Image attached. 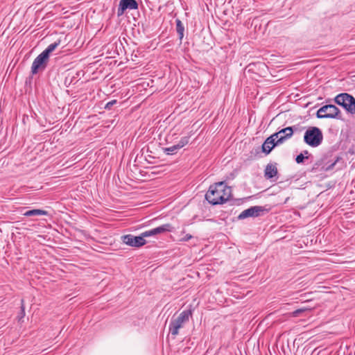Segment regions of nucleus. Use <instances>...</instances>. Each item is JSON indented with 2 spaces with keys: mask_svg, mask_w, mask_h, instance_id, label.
<instances>
[{
  "mask_svg": "<svg viewBox=\"0 0 355 355\" xmlns=\"http://www.w3.org/2000/svg\"><path fill=\"white\" fill-rule=\"evenodd\" d=\"M232 197V189L224 182H219L211 185L205 194V199L209 203L216 205L223 204Z\"/></svg>",
  "mask_w": 355,
  "mask_h": 355,
  "instance_id": "f257e3e1",
  "label": "nucleus"
},
{
  "mask_svg": "<svg viewBox=\"0 0 355 355\" xmlns=\"http://www.w3.org/2000/svg\"><path fill=\"white\" fill-rule=\"evenodd\" d=\"M192 315L191 309L184 310L176 318L172 317L169 324V332L172 336H177L179 334L180 329L182 328L187 322H189V318Z\"/></svg>",
  "mask_w": 355,
  "mask_h": 355,
  "instance_id": "f03ea898",
  "label": "nucleus"
},
{
  "mask_svg": "<svg viewBox=\"0 0 355 355\" xmlns=\"http://www.w3.org/2000/svg\"><path fill=\"white\" fill-rule=\"evenodd\" d=\"M303 141L311 147L319 146L323 141L322 130L318 127H309L304 132Z\"/></svg>",
  "mask_w": 355,
  "mask_h": 355,
  "instance_id": "7ed1b4c3",
  "label": "nucleus"
},
{
  "mask_svg": "<svg viewBox=\"0 0 355 355\" xmlns=\"http://www.w3.org/2000/svg\"><path fill=\"white\" fill-rule=\"evenodd\" d=\"M334 102L342 106L347 113L355 114V98L348 93H341L334 98Z\"/></svg>",
  "mask_w": 355,
  "mask_h": 355,
  "instance_id": "20e7f679",
  "label": "nucleus"
},
{
  "mask_svg": "<svg viewBox=\"0 0 355 355\" xmlns=\"http://www.w3.org/2000/svg\"><path fill=\"white\" fill-rule=\"evenodd\" d=\"M318 119H342L340 110L334 105L329 104L322 106L316 113Z\"/></svg>",
  "mask_w": 355,
  "mask_h": 355,
  "instance_id": "39448f33",
  "label": "nucleus"
},
{
  "mask_svg": "<svg viewBox=\"0 0 355 355\" xmlns=\"http://www.w3.org/2000/svg\"><path fill=\"white\" fill-rule=\"evenodd\" d=\"M49 58L42 52L39 54L33 60L31 66V73L37 74L40 71H43L47 67Z\"/></svg>",
  "mask_w": 355,
  "mask_h": 355,
  "instance_id": "423d86ee",
  "label": "nucleus"
},
{
  "mask_svg": "<svg viewBox=\"0 0 355 355\" xmlns=\"http://www.w3.org/2000/svg\"><path fill=\"white\" fill-rule=\"evenodd\" d=\"M121 241L123 243L135 248H139L146 243V241L143 239L141 234L139 236H133L132 234H126L121 236Z\"/></svg>",
  "mask_w": 355,
  "mask_h": 355,
  "instance_id": "0eeeda50",
  "label": "nucleus"
},
{
  "mask_svg": "<svg viewBox=\"0 0 355 355\" xmlns=\"http://www.w3.org/2000/svg\"><path fill=\"white\" fill-rule=\"evenodd\" d=\"M268 211L263 207L261 206H253L243 211L238 216L239 220H243L248 217H257L261 215V214Z\"/></svg>",
  "mask_w": 355,
  "mask_h": 355,
  "instance_id": "6e6552de",
  "label": "nucleus"
},
{
  "mask_svg": "<svg viewBox=\"0 0 355 355\" xmlns=\"http://www.w3.org/2000/svg\"><path fill=\"white\" fill-rule=\"evenodd\" d=\"M139 4L136 0H120L117 9V16L123 15L127 10H137Z\"/></svg>",
  "mask_w": 355,
  "mask_h": 355,
  "instance_id": "1a4fd4ad",
  "label": "nucleus"
},
{
  "mask_svg": "<svg viewBox=\"0 0 355 355\" xmlns=\"http://www.w3.org/2000/svg\"><path fill=\"white\" fill-rule=\"evenodd\" d=\"M189 142V137H183L180 139V140L178 141V143L175 145H173L170 147L167 148H163L162 150L163 152L168 155H175L177 153V152L185 146Z\"/></svg>",
  "mask_w": 355,
  "mask_h": 355,
  "instance_id": "9d476101",
  "label": "nucleus"
},
{
  "mask_svg": "<svg viewBox=\"0 0 355 355\" xmlns=\"http://www.w3.org/2000/svg\"><path fill=\"white\" fill-rule=\"evenodd\" d=\"M281 137L277 140V144H282L287 139L292 137V129L291 127H286L285 128H282V130L278 131Z\"/></svg>",
  "mask_w": 355,
  "mask_h": 355,
  "instance_id": "9b49d317",
  "label": "nucleus"
},
{
  "mask_svg": "<svg viewBox=\"0 0 355 355\" xmlns=\"http://www.w3.org/2000/svg\"><path fill=\"white\" fill-rule=\"evenodd\" d=\"M277 173L276 164H268L264 170V177L266 179H272L277 175Z\"/></svg>",
  "mask_w": 355,
  "mask_h": 355,
  "instance_id": "f8f14e48",
  "label": "nucleus"
},
{
  "mask_svg": "<svg viewBox=\"0 0 355 355\" xmlns=\"http://www.w3.org/2000/svg\"><path fill=\"white\" fill-rule=\"evenodd\" d=\"M174 227L170 223H166L155 228H153L155 235L173 232Z\"/></svg>",
  "mask_w": 355,
  "mask_h": 355,
  "instance_id": "ddd939ff",
  "label": "nucleus"
},
{
  "mask_svg": "<svg viewBox=\"0 0 355 355\" xmlns=\"http://www.w3.org/2000/svg\"><path fill=\"white\" fill-rule=\"evenodd\" d=\"M174 227L170 223H166L155 228H153L155 235L173 232Z\"/></svg>",
  "mask_w": 355,
  "mask_h": 355,
  "instance_id": "4468645a",
  "label": "nucleus"
},
{
  "mask_svg": "<svg viewBox=\"0 0 355 355\" xmlns=\"http://www.w3.org/2000/svg\"><path fill=\"white\" fill-rule=\"evenodd\" d=\"M48 211L42 209H35L26 211L24 216L30 217V216H48Z\"/></svg>",
  "mask_w": 355,
  "mask_h": 355,
  "instance_id": "2eb2a0df",
  "label": "nucleus"
},
{
  "mask_svg": "<svg viewBox=\"0 0 355 355\" xmlns=\"http://www.w3.org/2000/svg\"><path fill=\"white\" fill-rule=\"evenodd\" d=\"M279 145H280V144H277V141H276L275 143L266 144V139L261 146V151L263 153H264L266 155H268L275 146H279Z\"/></svg>",
  "mask_w": 355,
  "mask_h": 355,
  "instance_id": "dca6fc26",
  "label": "nucleus"
},
{
  "mask_svg": "<svg viewBox=\"0 0 355 355\" xmlns=\"http://www.w3.org/2000/svg\"><path fill=\"white\" fill-rule=\"evenodd\" d=\"M60 40H58L53 43L49 44L47 48L42 51V53L49 58L50 54L60 44Z\"/></svg>",
  "mask_w": 355,
  "mask_h": 355,
  "instance_id": "f3484780",
  "label": "nucleus"
},
{
  "mask_svg": "<svg viewBox=\"0 0 355 355\" xmlns=\"http://www.w3.org/2000/svg\"><path fill=\"white\" fill-rule=\"evenodd\" d=\"M175 24H176V31L178 34L180 40L182 41V40L184 37V25L182 23L181 20L178 18H177L175 19Z\"/></svg>",
  "mask_w": 355,
  "mask_h": 355,
  "instance_id": "a211bd4d",
  "label": "nucleus"
},
{
  "mask_svg": "<svg viewBox=\"0 0 355 355\" xmlns=\"http://www.w3.org/2000/svg\"><path fill=\"white\" fill-rule=\"evenodd\" d=\"M281 137L279 132H275L266 139V144H272Z\"/></svg>",
  "mask_w": 355,
  "mask_h": 355,
  "instance_id": "6ab92c4d",
  "label": "nucleus"
},
{
  "mask_svg": "<svg viewBox=\"0 0 355 355\" xmlns=\"http://www.w3.org/2000/svg\"><path fill=\"white\" fill-rule=\"evenodd\" d=\"M309 310V309H307V308H300V309H296L294 311L292 312L291 315L293 317H298L300 316L302 313L306 311Z\"/></svg>",
  "mask_w": 355,
  "mask_h": 355,
  "instance_id": "aec40b11",
  "label": "nucleus"
},
{
  "mask_svg": "<svg viewBox=\"0 0 355 355\" xmlns=\"http://www.w3.org/2000/svg\"><path fill=\"white\" fill-rule=\"evenodd\" d=\"M305 159H308V156H304V153H300L295 157V162L297 164H302L304 162Z\"/></svg>",
  "mask_w": 355,
  "mask_h": 355,
  "instance_id": "412c9836",
  "label": "nucleus"
},
{
  "mask_svg": "<svg viewBox=\"0 0 355 355\" xmlns=\"http://www.w3.org/2000/svg\"><path fill=\"white\" fill-rule=\"evenodd\" d=\"M141 234L143 239H144L146 237L155 236L153 229L145 231V232H142Z\"/></svg>",
  "mask_w": 355,
  "mask_h": 355,
  "instance_id": "4be33fe9",
  "label": "nucleus"
},
{
  "mask_svg": "<svg viewBox=\"0 0 355 355\" xmlns=\"http://www.w3.org/2000/svg\"><path fill=\"white\" fill-rule=\"evenodd\" d=\"M341 159V158L340 157H336L335 160L331 163L329 165H328L327 166L325 167L324 168V171H330L331 169L334 168V166L336 165V164Z\"/></svg>",
  "mask_w": 355,
  "mask_h": 355,
  "instance_id": "5701e85b",
  "label": "nucleus"
},
{
  "mask_svg": "<svg viewBox=\"0 0 355 355\" xmlns=\"http://www.w3.org/2000/svg\"><path fill=\"white\" fill-rule=\"evenodd\" d=\"M291 129H292V135L295 133V132H302L303 130H305V127H300L299 125H293V126H291Z\"/></svg>",
  "mask_w": 355,
  "mask_h": 355,
  "instance_id": "b1692460",
  "label": "nucleus"
},
{
  "mask_svg": "<svg viewBox=\"0 0 355 355\" xmlns=\"http://www.w3.org/2000/svg\"><path fill=\"white\" fill-rule=\"evenodd\" d=\"M21 312L18 316L19 320L25 316V306H24V300H21Z\"/></svg>",
  "mask_w": 355,
  "mask_h": 355,
  "instance_id": "393cba45",
  "label": "nucleus"
},
{
  "mask_svg": "<svg viewBox=\"0 0 355 355\" xmlns=\"http://www.w3.org/2000/svg\"><path fill=\"white\" fill-rule=\"evenodd\" d=\"M117 103V101L116 100H112L109 102H107L105 105V110H110L112 108V107L116 104Z\"/></svg>",
  "mask_w": 355,
  "mask_h": 355,
  "instance_id": "a878e982",
  "label": "nucleus"
},
{
  "mask_svg": "<svg viewBox=\"0 0 355 355\" xmlns=\"http://www.w3.org/2000/svg\"><path fill=\"white\" fill-rule=\"evenodd\" d=\"M192 235H191L190 234H187L185 235L184 237L180 239L181 241H188L189 240H190L191 238H192Z\"/></svg>",
  "mask_w": 355,
  "mask_h": 355,
  "instance_id": "bb28decb",
  "label": "nucleus"
},
{
  "mask_svg": "<svg viewBox=\"0 0 355 355\" xmlns=\"http://www.w3.org/2000/svg\"><path fill=\"white\" fill-rule=\"evenodd\" d=\"M348 153L350 155H355V144L352 145L348 150Z\"/></svg>",
  "mask_w": 355,
  "mask_h": 355,
  "instance_id": "cd10ccee",
  "label": "nucleus"
},
{
  "mask_svg": "<svg viewBox=\"0 0 355 355\" xmlns=\"http://www.w3.org/2000/svg\"><path fill=\"white\" fill-rule=\"evenodd\" d=\"M320 164L319 163H315L314 166H313L312 171L315 169H316Z\"/></svg>",
  "mask_w": 355,
  "mask_h": 355,
  "instance_id": "c85d7f7f",
  "label": "nucleus"
},
{
  "mask_svg": "<svg viewBox=\"0 0 355 355\" xmlns=\"http://www.w3.org/2000/svg\"><path fill=\"white\" fill-rule=\"evenodd\" d=\"M302 153H304V156H307V155L309 154V151H308V150H304Z\"/></svg>",
  "mask_w": 355,
  "mask_h": 355,
  "instance_id": "c756f323",
  "label": "nucleus"
}]
</instances>
